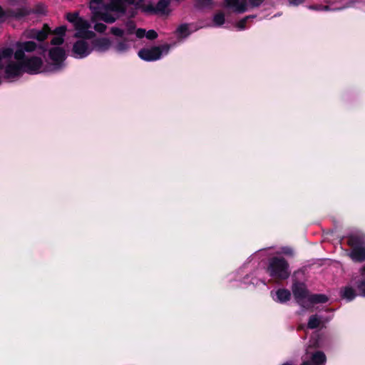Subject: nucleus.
<instances>
[{
	"label": "nucleus",
	"mask_w": 365,
	"mask_h": 365,
	"mask_svg": "<svg viewBox=\"0 0 365 365\" xmlns=\"http://www.w3.org/2000/svg\"><path fill=\"white\" fill-rule=\"evenodd\" d=\"M158 33L154 30H149L148 32L145 31V37L148 39H155L158 37Z\"/></svg>",
	"instance_id": "5701e85b"
},
{
	"label": "nucleus",
	"mask_w": 365,
	"mask_h": 365,
	"mask_svg": "<svg viewBox=\"0 0 365 365\" xmlns=\"http://www.w3.org/2000/svg\"><path fill=\"white\" fill-rule=\"evenodd\" d=\"M349 256L354 261L361 262L365 259V248H354Z\"/></svg>",
	"instance_id": "2eb2a0df"
},
{
	"label": "nucleus",
	"mask_w": 365,
	"mask_h": 365,
	"mask_svg": "<svg viewBox=\"0 0 365 365\" xmlns=\"http://www.w3.org/2000/svg\"><path fill=\"white\" fill-rule=\"evenodd\" d=\"M213 23L215 26H220L225 23V15L222 12L216 14L213 17Z\"/></svg>",
	"instance_id": "412c9836"
},
{
	"label": "nucleus",
	"mask_w": 365,
	"mask_h": 365,
	"mask_svg": "<svg viewBox=\"0 0 365 365\" xmlns=\"http://www.w3.org/2000/svg\"><path fill=\"white\" fill-rule=\"evenodd\" d=\"M348 242L351 246H354L356 242H354V239L353 237H350L348 240Z\"/></svg>",
	"instance_id": "72a5a7b5"
},
{
	"label": "nucleus",
	"mask_w": 365,
	"mask_h": 365,
	"mask_svg": "<svg viewBox=\"0 0 365 365\" xmlns=\"http://www.w3.org/2000/svg\"><path fill=\"white\" fill-rule=\"evenodd\" d=\"M50 33L49 27L45 24L41 30L31 29L26 31L23 36L26 38H35L39 41L46 39Z\"/></svg>",
	"instance_id": "0eeeda50"
},
{
	"label": "nucleus",
	"mask_w": 365,
	"mask_h": 365,
	"mask_svg": "<svg viewBox=\"0 0 365 365\" xmlns=\"http://www.w3.org/2000/svg\"><path fill=\"white\" fill-rule=\"evenodd\" d=\"M327 297L324 294H309L297 301V303L305 310H313L314 305L317 303H324Z\"/></svg>",
	"instance_id": "39448f33"
},
{
	"label": "nucleus",
	"mask_w": 365,
	"mask_h": 365,
	"mask_svg": "<svg viewBox=\"0 0 365 365\" xmlns=\"http://www.w3.org/2000/svg\"><path fill=\"white\" fill-rule=\"evenodd\" d=\"M111 43L108 38H102L93 41V49L98 52H104L110 47Z\"/></svg>",
	"instance_id": "f8f14e48"
},
{
	"label": "nucleus",
	"mask_w": 365,
	"mask_h": 365,
	"mask_svg": "<svg viewBox=\"0 0 365 365\" xmlns=\"http://www.w3.org/2000/svg\"><path fill=\"white\" fill-rule=\"evenodd\" d=\"M51 59L56 63H59L64 60L65 53L62 48H54L49 52Z\"/></svg>",
	"instance_id": "ddd939ff"
},
{
	"label": "nucleus",
	"mask_w": 365,
	"mask_h": 365,
	"mask_svg": "<svg viewBox=\"0 0 365 365\" xmlns=\"http://www.w3.org/2000/svg\"><path fill=\"white\" fill-rule=\"evenodd\" d=\"M177 36L179 38H183L190 35V31L189 29V26L187 24H182L180 25L176 31Z\"/></svg>",
	"instance_id": "a211bd4d"
},
{
	"label": "nucleus",
	"mask_w": 365,
	"mask_h": 365,
	"mask_svg": "<svg viewBox=\"0 0 365 365\" xmlns=\"http://www.w3.org/2000/svg\"><path fill=\"white\" fill-rule=\"evenodd\" d=\"M63 36L58 35L57 36H55L52 38L51 43L53 45H60L63 43Z\"/></svg>",
	"instance_id": "393cba45"
},
{
	"label": "nucleus",
	"mask_w": 365,
	"mask_h": 365,
	"mask_svg": "<svg viewBox=\"0 0 365 365\" xmlns=\"http://www.w3.org/2000/svg\"><path fill=\"white\" fill-rule=\"evenodd\" d=\"M326 356L322 351L306 353L302 365H325Z\"/></svg>",
	"instance_id": "423d86ee"
},
{
	"label": "nucleus",
	"mask_w": 365,
	"mask_h": 365,
	"mask_svg": "<svg viewBox=\"0 0 365 365\" xmlns=\"http://www.w3.org/2000/svg\"><path fill=\"white\" fill-rule=\"evenodd\" d=\"M322 324V319L318 315H312L308 321L307 327L309 329H315L319 327Z\"/></svg>",
	"instance_id": "f3484780"
},
{
	"label": "nucleus",
	"mask_w": 365,
	"mask_h": 365,
	"mask_svg": "<svg viewBox=\"0 0 365 365\" xmlns=\"http://www.w3.org/2000/svg\"><path fill=\"white\" fill-rule=\"evenodd\" d=\"M251 18L250 16H247L246 18L242 19L237 24V27L240 30H242L245 28V23L248 19Z\"/></svg>",
	"instance_id": "a878e982"
},
{
	"label": "nucleus",
	"mask_w": 365,
	"mask_h": 365,
	"mask_svg": "<svg viewBox=\"0 0 365 365\" xmlns=\"http://www.w3.org/2000/svg\"><path fill=\"white\" fill-rule=\"evenodd\" d=\"M283 252L284 254H287V255H292V250L289 248H287L285 250H283Z\"/></svg>",
	"instance_id": "f704fd0d"
},
{
	"label": "nucleus",
	"mask_w": 365,
	"mask_h": 365,
	"mask_svg": "<svg viewBox=\"0 0 365 365\" xmlns=\"http://www.w3.org/2000/svg\"><path fill=\"white\" fill-rule=\"evenodd\" d=\"M118 49L119 51H122V50H123V49H124V47H123L122 45H120V46L118 47Z\"/></svg>",
	"instance_id": "c9c22d12"
},
{
	"label": "nucleus",
	"mask_w": 365,
	"mask_h": 365,
	"mask_svg": "<svg viewBox=\"0 0 365 365\" xmlns=\"http://www.w3.org/2000/svg\"><path fill=\"white\" fill-rule=\"evenodd\" d=\"M361 275L363 277V280L358 285V287L361 292L362 295L365 297V269L361 270Z\"/></svg>",
	"instance_id": "4be33fe9"
},
{
	"label": "nucleus",
	"mask_w": 365,
	"mask_h": 365,
	"mask_svg": "<svg viewBox=\"0 0 365 365\" xmlns=\"http://www.w3.org/2000/svg\"><path fill=\"white\" fill-rule=\"evenodd\" d=\"M263 0H249L248 4L249 7H257L259 6L262 3Z\"/></svg>",
	"instance_id": "c85d7f7f"
},
{
	"label": "nucleus",
	"mask_w": 365,
	"mask_h": 365,
	"mask_svg": "<svg viewBox=\"0 0 365 365\" xmlns=\"http://www.w3.org/2000/svg\"><path fill=\"white\" fill-rule=\"evenodd\" d=\"M27 14L26 10L20 9L17 12H4L3 11L2 9L0 7V21H4L9 17H15V18H19L21 16H23Z\"/></svg>",
	"instance_id": "4468645a"
},
{
	"label": "nucleus",
	"mask_w": 365,
	"mask_h": 365,
	"mask_svg": "<svg viewBox=\"0 0 365 365\" xmlns=\"http://www.w3.org/2000/svg\"><path fill=\"white\" fill-rule=\"evenodd\" d=\"M139 57L145 61H155L160 57V48L154 46L152 48H143L138 52Z\"/></svg>",
	"instance_id": "6e6552de"
},
{
	"label": "nucleus",
	"mask_w": 365,
	"mask_h": 365,
	"mask_svg": "<svg viewBox=\"0 0 365 365\" xmlns=\"http://www.w3.org/2000/svg\"><path fill=\"white\" fill-rule=\"evenodd\" d=\"M196 1L200 6H207L212 4V0H196Z\"/></svg>",
	"instance_id": "cd10ccee"
},
{
	"label": "nucleus",
	"mask_w": 365,
	"mask_h": 365,
	"mask_svg": "<svg viewBox=\"0 0 365 365\" xmlns=\"http://www.w3.org/2000/svg\"><path fill=\"white\" fill-rule=\"evenodd\" d=\"M355 296V292L351 287H346L342 292V297L348 300L353 299Z\"/></svg>",
	"instance_id": "aec40b11"
},
{
	"label": "nucleus",
	"mask_w": 365,
	"mask_h": 365,
	"mask_svg": "<svg viewBox=\"0 0 365 365\" xmlns=\"http://www.w3.org/2000/svg\"><path fill=\"white\" fill-rule=\"evenodd\" d=\"M135 35L138 38H141L145 36V30L143 29H138L135 32Z\"/></svg>",
	"instance_id": "c756f323"
},
{
	"label": "nucleus",
	"mask_w": 365,
	"mask_h": 365,
	"mask_svg": "<svg viewBox=\"0 0 365 365\" xmlns=\"http://www.w3.org/2000/svg\"><path fill=\"white\" fill-rule=\"evenodd\" d=\"M291 294L287 289H279L276 292L277 298L275 300L279 302H285L290 299Z\"/></svg>",
	"instance_id": "dca6fc26"
},
{
	"label": "nucleus",
	"mask_w": 365,
	"mask_h": 365,
	"mask_svg": "<svg viewBox=\"0 0 365 365\" xmlns=\"http://www.w3.org/2000/svg\"><path fill=\"white\" fill-rule=\"evenodd\" d=\"M66 31V26H60L56 29L54 33L58 36H63Z\"/></svg>",
	"instance_id": "bb28decb"
},
{
	"label": "nucleus",
	"mask_w": 365,
	"mask_h": 365,
	"mask_svg": "<svg viewBox=\"0 0 365 365\" xmlns=\"http://www.w3.org/2000/svg\"><path fill=\"white\" fill-rule=\"evenodd\" d=\"M111 33L115 36H121L123 35V31L118 28H112Z\"/></svg>",
	"instance_id": "7c9ffc66"
},
{
	"label": "nucleus",
	"mask_w": 365,
	"mask_h": 365,
	"mask_svg": "<svg viewBox=\"0 0 365 365\" xmlns=\"http://www.w3.org/2000/svg\"><path fill=\"white\" fill-rule=\"evenodd\" d=\"M304 0H289V3L292 5H298L302 3Z\"/></svg>",
	"instance_id": "473e14b6"
},
{
	"label": "nucleus",
	"mask_w": 365,
	"mask_h": 365,
	"mask_svg": "<svg viewBox=\"0 0 365 365\" xmlns=\"http://www.w3.org/2000/svg\"><path fill=\"white\" fill-rule=\"evenodd\" d=\"M270 275L277 279H284L289 276L287 262L282 258L272 259L269 266Z\"/></svg>",
	"instance_id": "20e7f679"
},
{
	"label": "nucleus",
	"mask_w": 365,
	"mask_h": 365,
	"mask_svg": "<svg viewBox=\"0 0 365 365\" xmlns=\"http://www.w3.org/2000/svg\"><path fill=\"white\" fill-rule=\"evenodd\" d=\"M169 48L170 46L168 45L161 46V55H163V53H167L168 52Z\"/></svg>",
	"instance_id": "2f4dec72"
},
{
	"label": "nucleus",
	"mask_w": 365,
	"mask_h": 365,
	"mask_svg": "<svg viewBox=\"0 0 365 365\" xmlns=\"http://www.w3.org/2000/svg\"><path fill=\"white\" fill-rule=\"evenodd\" d=\"M94 29L96 31L99 33H103L106 29V26L101 23H97L94 25Z\"/></svg>",
	"instance_id": "b1692460"
},
{
	"label": "nucleus",
	"mask_w": 365,
	"mask_h": 365,
	"mask_svg": "<svg viewBox=\"0 0 365 365\" xmlns=\"http://www.w3.org/2000/svg\"><path fill=\"white\" fill-rule=\"evenodd\" d=\"M66 19L73 24L76 33L75 36L83 38H91L95 34L91 29L90 23L78 16V13H68Z\"/></svg>",
	"instance_id": "7ed1b4c3"
},
{
	"label": "nucleus",
	"mask_w": 365,
	"mask_h": 365,
	"mask_svg": "<svg viewBox=\"0 0 365 365\" xmlns=\"http://www.w3.org/2000/svg\"><path fill=\"white\" fill-rule=\"evenodd\" d=\"M36 48L33 41H18L15 43V52L10 48L0 51V70H4L5 77L11 78L19 76L23 71L36 73L41 71L42 61L40 58H24L25 52H32Z\"/></svg>",
	"instance_id": "f257e3e1"
},
{
	"label": "nucleus",
	"mask_w": 365,
	"mask_h": 365,
	"mask_svg": "<svg viewBox=\"0 0 365 365\" xmlns=\"http://www.w3.org/2000/svg\"><path fill=\"white\" fill-rule=\"evenodd\" d=\"M169 0H161V19L168 17L171 14L172 9L169 8Z\"/></svg>",
	"instance_id": "6ab92c4d"
},
{
	"label": "nucleus",
	"mask_w": 365,
	"mask_h": 365,
	"mask_svg": "<svg viewBox=\"0 0 365 365\" xmlns=\"http://www.w3.org/2000/svg\"><path fill=\"white\" fill-rule=\"evenodd\" d=\"M135 0H113L110 5H106L104 0H91V21L102 20L106 23H113L123 14L127 7L135 3Z\"/></svg>",
	"instance_id": "f03ea898"
},
{
	"label": "nucleus",
	"mask_w": 365,
	"mask_h": 365,
	"mask_svg": "<svg viewBox=\"0 0 365 365\" xmlns=\"http://www.w3.org/2000/svg\"><path fill=\"white\" fill-rule=\"evenodd\" d=\"M225 6L237 13H243L249 8L247 0H225Z\"/></svg>",
	"instance_id": "1a4fd4ad"
},
{
	"label": "nucleus",
	"mask_w": 365,
	"mask_h": 365,
	"mask_svg": "<svg viewBox=\"0 0 365 365\" xmlns=\"http://www.w3.org/2000/svg\"><path fill=\"white\" fill-rule=\"evenodd\" d=\"M91 51V48L83 40L78 41L74 43L73 47V52L74 55L78 58H83L88 55Z\"/></svg>",
	"instance_id": "9d476101"
},
{
	"label": "nucleus",
	"mask_w": 365,
	"mask_h": 365,
	"mask_svg": "<svg viewBox=\"0 0 365 365\" xmlns=\"http://www.w3.org/2000/svg\"><path fill=\"white\" fill-rule=\"evenodd\" d=\"M292 292L297 302L309 294L304 284L299 282L293 284Z\"/></svg>",
	"instance_id": "9b49d317"
}]
</instances>
